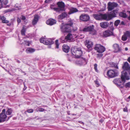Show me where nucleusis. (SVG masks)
Returning a JSON list of instances; mask_svg holds the SVG:
<instances>
[{"label":"nucleus","instance_id":"nucleus-18","mask_svg":"<svg viewBox=\"0 0 130 130\" xmlns=\"http://www.w3.org/2000/svg\"><path fill=\"white\" fill-rule=\"evenodd\" d=\"M72 35L70 33H69L66 36L65 38V40L63 41L62 42L63 43L66 42V40L67 41L69 40H71L72 38Z\"/></svg>","mask_w":130,"mask_h":130},{"label":"nucleus","instance_id":"nucleus-48","mask_svg":"<svg viewBox=\"0 0 130 130\" xmlns=\"http://www.w3.org/2000/svg\"><path fill=\"white\" fill-rule=\"evenodd\" d=\"M3 7V4L1 0H0V9Z\"/></svg>","mask_w":130,"mask_h":130},{"label":"nucleus","instance_id":"nucleus-36","mask_svg":"<svg viewBox=\"0 0 130 130\" xmlns=\"http://www.w3.org/2000/svg\"><path fill=\"white\" fill-rule=\"evenodd\" d=\"M127 37H128L130 38V32L127 31L126 32L124 33V34Z\"/></svg>","mask_w":130,"mask_h":130},{"label":"nucleus","instance_id":"nucleus-13","mask_svg":"<svg viewBox=\"0 0 130 130\" xmlns=\"http://www.w3.org/2000/svg\"><path fill=\"white\" fill-rule=\"evenodd\" d=\"M113 35V32L109 30H106L103 32V35L104 36L107 37Z\"/></svg>","mask_w":130,"mask_h":130},{"label":"nucleus","instance_id":"nucleus-53","mask_svg":"<svg viewBox=\"0 0 130 130\" xmlns=\"http://www.w3.org/2000/svg\"><path fill=\"white\" fill-rule=\"evenodd\" d=\"M129 16L128 17V20L130 21V11H129Z\"/></svg>","mask_w":130,"mask_h":130},{"label":"nucleus","instance_id":"nucleus-24","mask_svg":"<svg viewBox=\"0 0 130 130\" xmlns=\"http://www.w3.org/2000/svg\"><path fill=\"white\" fill-rule=\"evenodd\" d=\"M0 18L3 23H9V21L6 20V18L4 16H1L0 17Z\"/></svg>","mask_w":130,"mask_h":130},{"label":"nucleus","instance_id":"nucleus-47","mask_svg":"<svg viewBox=\"0 0 130 130\" xmlns=\"http://www.w3.org/2000/svg\"><path fill=\"white\" fill-rule=\"evenodd\" d=\"M123 111L125 112H128L127 108L126 106L125 108L123 109Z\"/></svg>","mask_w":130,"mask_h":130},{"label":"nucleus","instance_id":"nucleus-55","mask_svg":"<svg viewBox=\"0 0 130 130\" xmlns=\"http://www.w3.org/2000/svg\"><path fill=\"white\" fill-rule=\"evenodd\" d=\"M78 122L81 124H84V123L81 121H79Z\"/></svg>","mask_w":130,"mask_h":130},{"label":"nucleus","instance_id":"nucleus-15","mask_svg":"<svg viewBox=\"0 0 130 130\" xmlns=\"http://www.w3.org/2000/svg\"><path fill=\"white\" fill-rule=\"evenodd\" d=\"M56 21L55 20L52 19H49L46 22V23L47 25L51 26L56 24Z\"/></svg>","mask_w":130,"mask_h":130},{"label":"nucleus","instance_id":"nucleus-63","mask_svg":"<svg viewBox=\"0 0 130 130\" xmlns=\"http://www.w3.org/2000/svg\"><path fill=\"white\" fill-rule=\"evenodd\" d=\"M125 49L126 51H127L128 50V48L127 47L125 48Z\"/></svg>","mask_w":130,"mask_h":130},{"label":"nucleus","instance_id":"nucleus-25","mask_svg":"<svg viewBox=\"0 0 130 130\" xmlns=\"http://www.w3.org/2000/svg\"><path fill=\"white\" fill-rule=\"evenodd\" d=\"M67 15L68 14L66 12H64L60 15L59 17V18H60L61 19H62L66 17Z\"/></svg>","mask_w":130,"mask_h":130},{"label":"nucleus","instance_id":"nucleus-27","mask_svg":"<svg viewBox=\"0 0 130 130\" xmlns=\"http://www.w3.org/2000/svg\"><path fill=\"white\" fill-rule=\"evenodd\" d=\"M35 51V50L34 49L32 48H28L26 50V52L27 53H32L34 52Z\"/></svg>","mask_w":130,"mask_h":130},{"label":"nucleus","instance_id":"nucleus-59","mask_svg":"<svg viewBox=\"0 0 130 130\" xmlns=\"http://www.w3.org/2000/svg\"><path fill=\"white\" fill-rule=\"evenodd\" d=\"M115 68H116L117 69H118V66H117V65H116L115 66Z\"/></svg>","mask_w":130,"mask_h":130},{"label":"nucleus","instance_id":"nucleus-42","mask_svg":"<svg viewBox=\"0 0 130 130\" xmlns=\"http://www.w3.org/2000/svg\"><path fill=\"white\" fill-rule=\"evenodd\" d=\"M2 0V2L3 3V4L4 5H6L8 3V0Z\"/></svg>","mask_w":130,"mask_h":130},{"label":"nucleus","instance_id":"nucleus-1","mask_svg":"<svg viewBox=\"0 0 130 130\" xmlns=\"http://www.w3.org/2000/svg\"><path fill=\"white\" fill-rule=\"evenodd\" d=\"M122 68L124 70L122 72L121 79L122 81L125 83L126 79L129 80L130 77V66L127 62L124 63Z\"/></svg>","mask_w":130,"mask_h":130},{"label":"nucleus","instance_id":"nucleus-28","mask_svg":"<svg viewBox=\"0 0 130 130\" xmlns=\"http://www.w3.org/2000/svg\"><path fill=\"white\" fill-rule=\"evenodd\" d=\"M119 15L120 17L123 18H126L127 17L126 14L123 12H120L119 14Z\"/></svg>","mask_w":130,"mask_h":130},{"label":"nucleus","instance_id":"nucleus-21","mask_svg":"<svg viewBox=\"0 0 130 130\" xmlns=\"http://www.w3.org/2000/svg\"><path fill=\"white\" fill-rule=\"evenodd\" d=\"M62 49L64 52L67 53L69 52L70 47L67 45L64 44L62 46Z\"/></svg>","mask_w":130,"mask_h":130},{"label":"nucleus","instance_id":"nucleus-34","mask_svg":"<svg viewBox=\"0 0 130 130\" xmlns=\"http://www.w3.org/2000/svg\"><path fill=\"white\" fill-rule=\"evenodd\" d=\"M46 39V38H41L40 39V41L41 43H42L44 44Z\"/></svg>","mask_w":130,"mask_h":130},{"label":"nucleus","instance_id":"nucleus-20","mask_svg":"<svg viewBox=\"0 0 130 130\" xmlns=\"http://www.w3.org/2000/svg\"><path fill=\"white\" fill-rule=\"evenodd\" d=\"M100 25L101 27L102 28H106L108 27L109 23L107 22H101L100 23Z\"/></svg>","mask_w":130,"mask_h":130},{"label":"nucleus","instance_id":"nucleus-40","mask_svg":"<svg viewBox=\"0 0 130 130\" xmlns=\"http://www.w3.org/2000/svg\"><path fill=\"white\" fill-rule=\"evenodd\" d=\"M54 10L58 12H59L61 11H62V10H61L60 8L58 7V8L57 7L54 8Z\"/></svg>","mask_w":130,"mask_h":130},{"label":"nucleus","instance_id":"nucleus-56","mask_svg":"<svg viewBox=\"0 0 130 130\" xmlns=\"http://www.w3.org/2000/svg\"><path fill=\"white\" fill-rule=\"evenodd\" d=\"M10 10H8L5 11V12H10Z\"/></svg>","mask_w":130,"mask_h":130},{"label":"nucleus","instance_id":"nucleus-31","mask_svg":"<svg viewBox=\"0 0 130 130\" xmlns=\"http://www.w3.org/2000/svg\"><path fill=\"white\" fill-rule=\"evenodd\" d=\"M113 22H110L109 25V27L110 29L111 30V31H113L114 29V28L113 26Z\"/></svg>","mask_w":130,"mask_h":130},{"label":"nucleus","instance_id":"nucleus-62","mask_svg":"<svg viewBox=\"0 0 130 130\" xmlns=\"http://www.w3.org/2000/svg\"><path fill=\"white\" fill-rule=\"evenodd\" d=\"M45 3H47V0H45Z\"/></svg>","mask_w":130,"mask_h":130},{"label":"nucleus","instance_id":"nucleus-5","mask_svg":"<svg viewBox=\"0 0 130 130\" xmlns=\"http://www.w3.org/2000/svg\"><path fill=\"white\" fill-rule=\"evenodd\" d=\"M60 28L61 31L63 32H69L71 31V27L66 24L62 23L60 25Z\"/></svg>","mask_w":130,"mask_h":130},{"label":"nucleus","instance_id":"nucleus-50","mask_svg":"<svg viewBox=\"0 0 130 130\" xmlns=\"http://www.w3.org/2000/svg\"><path fill=\"white\" fill-rule=\"evenodd\" d=\"M123 84L122 85H121H121L120 86H119L121 88H123V87H124V85H123Z\"/></svg>","mask_w":130,"mask_h":130},{"label":"nucleus","instance_id":"nucleus-29","mask_svg":"<svg viewBox=\"0 0 130 130\" xmlns=\"http://www.w3.org/2000/svg\"><path fill=\"white\" fill-rule=\"evenodd\" d=\"M12 110L11 108H9L6 112V114L7 115H10L12 113Z\"/></svg>","mask_w":130,"mask_h":130},{"label":"nucleus","instance_id":"nucleus-35","mask_svg":"<svg viewBox=\"0 0 130 130\" xmlns=\"http://www.w3.org/2000/svg\"><path fill=\"white\" fill-rule=\"evenodd\" d=\"M127 37L124 34L122 37V40L124 41H125L127 40Z\"/></svg>","mask_w":130,"mask_h":130},{"label":"nucleus","instance_id":"nucleus-52","mask_svg":"<svg viewBox=\"0 0 130 130\" xmlns=\"http://www.w3.org/2000/svg\"><path fill=\"white\" fill-rule=\"evenodd\" d=\"M55 6V5H51V9H52L54 10V7Z\"/></svg>","mask_w":130,"mask_h":130},{"label":"nucleus","instance_id":"nucleus-11","mask_svg":"<svg viewBox=\"0 0 130 130\" xmlns=\"http://www.w3.org/2000/svg\"><path fill=\"white\" fill-rule=\"evenodd\" d=\"M80 19L84 21H87L89 20L90 17L87 14H82L79 17Z\"/></svg>","mask_w":130,"mask_h":130},{"label":"nucleus","instance_id":"nucleus-44","mask_svg":"<svg viewBox=\"0 0 130 130\" xmlns=\"http://www.w3.org/2000/svg\"><path fill=\"white\" fill-rule=\"evenodd\" d=\"M30 43L29 41H25V44L27 46H29L30 45Z\"/></svg>","mask_w":130,"mask_h":130},{"label":"nucleus","instance_id":"nucleus-10","mask_svg":"<svg viewBox=\"0 0 130 130\" xmlns=\"http://www.w3.org/2000/svg\"><path fill=\"white\" fill-rule=\"evenodd\" d=\"M107 9L108 11H111L114 9L115 7H117L118 6L117 3L109 2L108 4Z\"/></svg>","mask_w":130,"mask_h":130},{"label":"nucleus","instance_id":"nucleus-38","mask_svg":"<svg viewBox=\"0 0 130 130\" xmlns=\"http://www.w3.org/2000/svg\"><path fill=\"white\" fill-rule=\"evenodd\" d=\"M34 110L32 109H28L27 111H26L25 113H26V112H27L28 113H32L33 112Z\"/></svg>","mask_w":130,"mask_h":130},{"label":"nucleus","instance_id":"nucleus-23","mask_svg":"<svg viewBox=\"0 0 130 130\" xmlns=\"http://www.w3.org/2000/svg\"><path fill=\"white\" fill-rule=\"evenodd\" d=\"M45 41V44L48 45L52 44H53L54 42L51 39L46 38Z\"/></svg>","mask_w":130,"mask_h":130},{"label":"nucleus","instance_id":"nucleus-51","mask_svg":"<svg viewBox=\"0 0 130 130\" xmlns=\"http://www.w3.org/2000/svg\"><path fill=\"white\" fill-rule=\"evenodd\" d=\"M17 21L18 23H19L21 22V20L19 18H18L17 19Z\"/></svg>","mask_w":130,"mask_h":130},{"label":"nucleus","instance_id":"nucleus-61","mask_svg":"<svg viewBox=\"0 0 130 130\" xmlns=\"http://www.w3.org/2000/svg\"><path fill=\"white\" fill-rule=\"evenodd\" d=\"M7 25L9 26H10L11 25V24H7Z\"/></svg>","mask_w":130,"mask_h":130},{"label":"nucleus","instance_id":"nucleus-4","mask_svg":"<svg viewBox=\"0 0 130 130\" xmlns=\"http://www.w3.org/2000/svg\"><path fill=\"white\" fill-rule=\"evenodd\" d=\"M119 75L118 71L116 69H110L108 70L107 75L108 78H112L117 76Z\"/></svg>","mask_w":130,"mask_h":130},{"label":"nucleus","instance_id":"nucleus-8","mask_svg":"<svg viewBox=\"0 0 130 130\" xmlns=\"http://www.w3.org/2000/svg\"><path fill=\"white\" fill-rule=\"evenodd\" d=\"M117 13V10L116 9L113 10L112 11H111L109 14H107V19L106 20L108 21L111 20L112 18L116 17Z\"/></svg>","mask_w":130,"mask_h":130},{"label":"nucleus","instance_id":"nucleus-46","mask_svg":"<svg viewBox=\"0 0 130 130\" xmlns=\"http://www.w3.org/2000/svg\"><path fill=\"white\" fill-rule=\"evenodd\" d=\"M97 58H101L103 56V54L102 53H99L97 54Z\"/></svg>","mask_w":130,"mask_h":130},{"label":"nucleus","instance_id":"nucleus-26","mask_svg":"<svg viewBox=\"0 0 130 130\" xmlns=\"http://www.w3.org/2000/svg\"><path fill=\"white\" fill-rule=\"evenodd\" d=\"M73 20L70 19L68 21V23L66 24L70 27H72L73 26Z\"/></svg>","mask_w":130,"mask_h":130},{"label":"nucleus","instance_id":"nucleus-64","mask_svg":"<svg viewBox=\"0 0 130 130\" xmlns=\"http://www.w3.org/2000/svg\"><path fill=\"white\" fill-rule=\"evenodd\" d=\"M70 111H68V113H68V115H70Z\"/></svg>","mask_w":130,"mask_h":130},{"label":"nucleus","instance_id":"nucleus-49","mask_svg":"<svg viewBox=\"0 0 130 130\" xmlns=\"http://www.w3.org/2000/svg\"><path fill=\"white\" fill-rule=\"evenodd\" d=\"M21 19L23 20H25L26 19V17L23 15H22L21 17Z\"/></svg>","mask_w":130,"mask_h":130},{"label":"nucleus","instance_id":"nucleus-7","mask_svg":"<svg viewBox=\"0 0 130 130\" xmlns=\"http://www.w3.org/2000/svg\"><path fill=\"white\" fill-rule=\"evenodd\" d=\"M93 16L96 20L99 21L102 20H106L107 17L106 14H103L102 13L99 14H93Z\"/></svg>","mask_w":130,"mask_h":130},{"label":"nucleus","instance_id":"nucleus-57","mask_svg":"<svg viewBox=\"0 0 130 130\" xmlns=\"http://www.w3.org/2000/svg\"><path fill=\"white\" fill-rule=\"evenodd\" d=\"M11 116H9L8 117L7 120V121H8L10 119V118H11Z\"/></svg>","mask_w":130,"mask_h":130},{"label":"nucleus","instance_id":"nucleus-58","mask_svg":"<svg viewBox=\"0 0 130 130\" xmlns=\"http://www.w3.org/2000/svg\"><path fill=\"white\" fill-rule=\"evenodd\" d=\"M121 24L122 25H124V22L123 21L121 22Z\"/></svg>","mask_w":130,"mask_h":130},{"label":"nucleus","instance_id":"nucleus-54","mask_svg":"<svg viewBox=\"0 0 130 130\" xmlns=\"http://www.w3.org/2000/svg\"><path fill=\"white\" fill-rule=\"evenodd\" d=\"M127 61L130 63V57H129L127 59Z\"/></svg>","mask_w":130,"mask_h":130},{"label":"nucleus","instance_id":"nucleus-2","mask_svg":"<svg viewBox=\"0 0 130 130\" xmlns=\"http://www.w3.org/2000/svg\"><path fill=\"white\" fill-rule=\"evenodd\" d=\"M71 52L72 54L77 58H79L83 54L82 51L80 48L73 47L71 48Z\"/></svg>","mask_w":130,"mask_h":130},{"label":"nucleus","instance_id":"nucleus-37","mask_svg":"<svg viewBox=\"0 0 130 130\" xmlns=\"http://www.w3.org/2000/svg\"><path fill=\"white\" fill-rule=\"evenodd\" d=\"M120 22V21L119 20H116L114 23V25L116 26H117Z\"/></svg>","mask_w":130,"mask_h":130},{"label":"nucleus","instance_id":"nucleus-16","mask_svg":"<svg viewBox=\"0 0 130 130\" xmlns=\"http://www.w3.org/2000/svg\"><path fill=\"white\" fill-rule=\"evenodd\" d=\"M93 44L92 41L89 40H87L86 41L85 45L88 48H90L92 47Z\"/></svg>","mask_w":130,"mask_h":130},{"label":"nucleus","instance_id":"nucleus-45","mask_svg":"<svg viewBox=\"0 0 130 130\" xmlns=\"http://www.w3.org/2000/svg\"><path fill=\"white\" fill-rule=\"evenodd\" d=\"M94 69L95 70L96 72H98V70L97 69V66L98 65L97 64H95L94 65Z\"/></svg>","mask_w":130,"mask_h":130},{"label":"nucleus","instance_id":"nucleus-30","mask_svg":"<svg viewBox=\"0 0 130 130\" xmlns=\"http://www.w3.org/2000/svg\"><path fill=\"white\" fill-rule=\"evenodd\" d=\"M82 61L80 65L83 64H87L88 61V60L85 58H83Z\"/></svg>","mask_w":130,"mask_h":130},{"label":"nucleus","instance_id":"nucleus-19","mask_svg":"<svg viewBox=\"0 0 130 130\" xmlns=\"http://www.w3.org/2000/svg\"><path fill=\"white\" fill-rule=\"evenodd\" d=\"M113 48L114 50V51L115 52H118L120 50L119 45L117 44H113Z\"/></svg>","mask_w":130,"mask_h":130},{"label":"nucleus","instance_id":"nucleus-22","mask_svg":"<svg viewBox=\"0 0 130 130\" xmlns=\"http://www.w3.org/2000/svg\"><path fill=\"white\" fill-rule=\"evenodd\" d=\"M78 10L75 8H71L68 12V14H71L75 13L78 12Z\"/></svg>","mask_w":130,"mask_h":130},{"label":"nucleus","instance_id":"nucleus-14","mask_svg":"<svg viewBox=\"0 0 130 130\" xmlns=\"http://www.w3.org/2000/svg\"><path fill=\"white\" fill-rule=\"evenodd\" d=\"M113 82L117 86H120L121 84L122 83V82L123 84H124L125 83V82L124 83H123V82L122 81L121 78H118L115 79L113 80Z\"/></svg>","mask_w":130,"mask_h":130},{"label":"nucleus","instance_id":"nucleus-12","mask_svg":"<svg viewBox=\"0 0 130 130\" xmlns=\"http://www.w3.org/2000/svg\"><path fill=\"white\" fill-rule=\"evenodd\" d=\"M57 4L58 7L60 8L61 10L64 11L65 10V5L64 2L62 1L59 2L57 3Z\"/></svg>","mask_w":130,"mask_h":130},{"label":"nucleus","instance_id":"nucleus-6","mask_svg":"<svg viewBox=\"0 0 130 130\" xmlns=\"http://www.w3.org/2000/svg\"><path fill=\"white\" fill-rule=\"evenodd\" d=\"M94 49L97 51V52L101 53L104 52L106 50L105 47L100 44H96Z\"/></svg>","mask_w":130,"mask_h":130},{"label":"nucleus","instance_id":"nucleus-9","mask_svg":"<svg viewBox=\"0 0 130 130\" xmlns=\"http://www.w3.org/2000/svg\"><path fill=\"white\" fill-rule=\"evenodd\" d=\"M5 109H4L0 114V123L4 122L6 120L7 116L5 114Z\"/></svg>","mask_w":130,"mask_h":130},{"label":"nucleus","instance_id":"nucleus-32","mask_svg":"<svg viewBox=\"0 0 130 130\" xmlns=\"http://www.w3.org/2000/svg\"><path fill=\"white\" fill-rule=\"evenodd\" d=\"M124 87L126 89H128L130 88V82L126 83L124 85Z\"/></svg>","mask_w":130,"mask_h":130},{"label":"nucleus","instance_id":"nucleus-60","mask_svg":"<svg viewBox=\"0 0 130 130\" xmlns=\"http://www.w3.org/2000/svg\"><path fill=\"white\" fill-rule=\"evenodd\" d=\"M9 7H10V5H7L5 7L6 8Z\"/></svg>","mask_w":130,"mask_h":130},{"label":"nucleus","instance_id":"nucleus-33","mask_svg":"<svg viewBox=\"0 0 130 130\" xmlns=\"http://www.w3.org/2000/svg\"><path fill=\"white\" fill-rule=\"evenodd\" d=\"M26 32V30L24 27H23L22 29L21 30V34L22 35H25V33Z\"/></svg>","mask_w":130,"mask_h":130},{"label":"nucleus","instance_id":"nucleus-17","mask_svg":"<svg viewBox=\"0 0 130 130\" xmlns=\"http://www.w3.org/2000/svg\"><path fill=\"white\" fill-rule=\"evenodd\" d=\"M39 19V17L38 15H35L34 18L32 22V24L33 25H35L37 24Z\"/></svg>","mask_w":130,"mask_h":130},{"label":"nucleus","instance_id":"nucleus-41","mask_svg":"<svg viewBox=\"0 0 130 130\" xmlns=\"http://www.w3.org/2000/svg\"><path fill=\"white\" fill-rule=\"evenodd\" d=\"M94 82L95 84L96 85V87H98L100 86V84L99 82L98 81L97 79H96L94 81Z\"/></svg>","mask_w":130,"mask_h":130},{"label":"nucleus","instance_id":"nucleus-43","mask_svg":"<svg viewBox=\"0 0 130 130\" xmlns=\"http://www.w3.org/2000/svg\"><path fill=\"white\" fill-rule=\"evenodd\" d=\"M36 110L37 112L38 111L39 112H43L44 111V109L43 108H38V110Z\"/></svg>","mask_w":130,"mask_h":130},{"label":"nucleus","instance_id":"nucleus-39","mask_svg":"<svg viewBox=\"0 0 130 130\" xmlns=\"http://www.w3.org/2000/svg\"><path fill=\"white\" fill-rule=\"evenodd\" d=\"M58 40H56L55 41V44L56 45V48H59V44L58 43Z\"/></svg>","mask_w":130,"mask_h":130},{"label":"nucleus","instance_id":"nucleus-3","mask_svg":"<svg viewBox=\"0 0 130 130\" xmlns=\"http://www.w3.org/2000/svg\"><path fill=\"white\" fill-rule=\"evenodd\" d=\"M82 31L84 32H89L90 34L92 35L96 34V31L94 29V26L93 25L86 26Z\"/></svg>","mask_w":130,"mask_h":130}]
</instances>
